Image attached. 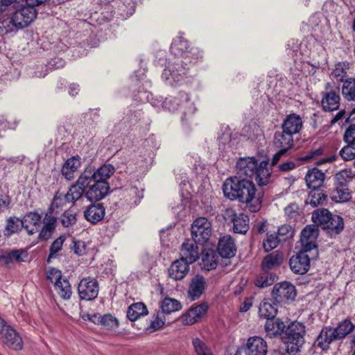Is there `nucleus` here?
<instances>
[{
	"instance_id": "obj_1",
	"label": "nucleus",
	"mask_w": 355,
	"mask_h": 355,
	"mask_svg": "<svg viewBox=\"0 0 355 355\" xmlns=\"http://www.w3.org/2000/svg\"><path fill=\"white\" fill-rule=\"evenodd\" d=\"M171 51L175 56L174 60L168 62L162 77L169 85H173L183 80L189 64L201 58L202 53L198 48H189L187 40L182 35L177 36L173 40Z\"/></svg>"
},
{
	"instance_id": "obj_2",
	"label": "nucleus",
	"mask_w": 355,
	"mask_h": 355,
	"mask_svg": "<svg viewBox=\"0 0 355 355\" xmlns=\"http://www.w3.org/2000/svg\"><path fill=\"white\" fill-rule=\"evenodd\" d=\"M268 162L260 160L254 157H240L236 164V173L240 178H254L258 185H267L271 178Z\"/></svg>"
},
{
	"instance_id": "obj_3",
	"label": "nucleus",
	"mask_w": 355,
	"mask_h": 355,
	"mask_svg": "<svg viewBox=\"0 0 355 355\" xmlns=\"http://www.w3.org/2000/svg\"><path fill=\"white\" fill-rule=\"evenodd\" d=\"M225 197L230 200H262L263 191L256 188L253 182L245 179L239 180L236 176L227 178L223 186Z\"/></svg>"
},
{
	"instance_id": "obj_4",
	"label": "nucleus",
	"mask_w": 355,
	"mask_h": 355,
	"mask_svg": "<svg viewBox=\"0 0 355 355\" xmlns=\"http://www.w3.org/2000/svg\"><path fill=\"white\" fill-rule=\"evenodd\" d=\"M305 326L302 322L293 321L287 324L281 336L288 353H296L304 343Z\"/></svg>"
},
{
	"instance_id": "obj_5",
	"label": "nucleus",
	"mask_w": 355,
	"mask_h": 355,
	"mask_svg": "<svg viewBox=\"0 0 355 355\" xmlns=\"http://www.w3.org/2000/svg\"><path fill=\"white\" fill-rule=\"evenodd\" d=\"M164 110L169 112L180 111L182 113V121H187L195 113L196 108L191 101L189 94L180 92L175 96H170L164 99Z\"/></svg>"
},
{
	"instance_id": "obj_6",
	"label": "nucleus",
	"mask_w": 355,
	"mask_h": 355,
	"mask_svg": "<svg viewBox=\"0 0 355 355\" xmlns=\"http://www.w3.org/2000/svg\"><path fill=\"white\" fill-rule=\"evenodd\" d=\"M309 252L300 249L299 251L293 255L289 259V266L291 271L297 275L306 274L311 266V261L316 260L319 257V251L313 252L309 255Z\"/></svg>"
},
{
	"instance_id": "obj_7",
	"label": "nucleus",
	"mask_w": 355,
	"mask_h": 355,
	"mask_svg": "<svg viewBox=\"0 0 355 355\" xmlns=\"http://www.w3.org/2000/svg\"><path fill=\"white\" fill-rule=\"evenodd\" d=\"M297 295L295 286L290 282L284 281L274 285L271 296L275 302L279 304H290Z\"/></svg>"
},
{
	"instance_id": "obj_8",
	"label": "nucleus",
	"mask_w": 355,
	"mask_h": 355,
	"mask_svg": "<svg viewBox=\"0 0 355 355\" xmlns=\"http://www.w3.org/2000/svg\"><path fill=\"white\" fill-rule=\"evenodd\" d=\"M191 239L199 245H204L210 239L212 233L211 224L205 217H198L191 227Z\"/></svg>"
},
{
	"instance_id": "obj_9",
	"label": "nucleus",
	"mask_w": 355,
	"mask_h": 355,
	"mask_svg": "<svg viewBox=\"0 0 355 355\" xmlns=\"http://www.w3.org/2000/svg\"><path fill=\"white\" fill-rule=\"evenodd\" d=\"M223 216L227 224H233L234 233L245 234L248 231L250 219L246 214L243 213L237 214L233 209L227 208L225 210Z\"/></svg>"
},
{
	"instance_id": "obj_10",
	"label": "nucleus",
	"mask_w": 355,
	"mask_h": 355,
	"mask_svg": "<svg viewBox=\"0 0 355 355\" xmlns=\"http://www.w3.org/2000/svg\"><path fill=\"white\" fill-rule=\"evenodd\" d=\"M94 181L92 168H86L78 178L76 183L71 187L65 195V200H80L85 188Z\"/></svg>"
},
{
	"instance_id": "obj_11",
	"label": "nucleus",
	"mask_w": 355,
	"mask_h": 355,
	"mask_svg": "<svg viewBox=\"0 0 355 355\" xmlns=\"http://www.w3.org/2000/svg\"><path fill=\"white\" fill-rule=\"evenodd\" d=\"M318 234L319 230L317 226L315 225H306L301 232L300 249L310 253L318 250V246L316 243Z\"/></svg>"
},
{
	"instance_id": "obj_12",
	"label": "nucleus",
	"mask_w": 355,
	"mask_h": 355,
	"mask_svg": "<svg viewBox=\"0 0 355 355\" xmlns=\"http://www.w3.org/2000/svg\"><path fill=\"white\" fill-rule=\"evenodd\" d=\"M98 292V282L94 278L85 277L78 284V293L81 300H93L97 297Z\"/></svg>"
},
{
	"instance_id": "obj_13",
	"label": "nucleus",
	"mask_w": 355,
	"mask_h": 355,
	"mask_svg": "<svg viewBox=\"0 0 355 355\" xmlns=\"http://www.w3.org/2000/svg\"><path fill=\"white\" fill-rule=\"evenodd\" d=\"M0 343L12 351H21L24 348L22 338L11 325L0 335Z\"/></svg>"
},
{
	"instance_id": "obj_14",
	"label": "nucleus",
	"mask_w": 355,
	"mask_h": 355,
	"mask_svg": "<svg viewBox=\"0 0 355 355\" xmlns=\"http://www.w3.org/2000/svg\"><path fill=\"white\" fill-rule=\"evenodd\" d=\"M245 355H267L268 345L261 336H250L243 347Z\"/></svg>"
},
{
	"instance_id": "obj_15",
	"label": "nucleus",
	"mask_w": 355,
	"mask_h": 355,
	"mask_svg": "<svg viewBox=\"0 0 355 355\" xmlns=\"http://www.w3.org/2000/svg\"><path fill=\"white\" fill-rule=\"evenodd\" d=\"M15 23L18 24V27L24 28L27 27L36 18V8L31 5L22 6L13 12Z\"/></svg>"
},
{
	"instance_id": "obj_16",
	"label": "nucleus",
	"mask_w": 355,
	"mask_h": 355,
	"mask_svg": "<svg viewBox=\"0 0 355 355\" xmlns=\"http://www.w3.org/2000/svg\"><path fill=\"white\" fill-rule=\"evenodd\" d=\"M180 255L189 263H193L200 257L198 243L191 239H185L181 245Z\"/></svg>"
},
{
	"instance_id": "obj_17",
	"label": "nucleus",
	"mask_w": 355,
	"mask_h": 355,
	"mask_svg": "<svg viewBox=\"0 0 355 355\" xmlns=\"http://www.w3.org/2000/svg\"><path fill=\"white\" fill-rule=\"evenodd\" d=\"M340 103V96L339 89L338 87L334 89H329L327 87L321 101L323 110L326 112L337 110L339 108Z\"/></svg>"
},
{
	"instance_id": "obj_18",
	"label": "nucleus",
	"mask_w": 355,
	"mask_h": 355,
	"mask_svg": "<svg viewBox=\"0 0 355 355\" xmlns=\"http://www.w3.org/2000/svg\"><path fill=\"white\" fill-rule=\"evenodd\" d=\"M215 249L221 258L227 259L234 257L236 252L234 240L230 235H225L220 238Z\"/></svg>"
},
{
	"instance_id": "obj_19",
	"label": "nucleus",
	"mask_w": 355,
	"mask_h": 355,
	"mask_svg": "<svg viewBox=\"0 0 355 355\" xmlns=\"http://www.w3.org/2000/svg\"><path fill=\"white\" fill-rule=\"evenodd\" d=\"M206 280L204 276L197 274L191 279L188 288V297L191 301L198 300L206 289Z\"/></svg>"
},
{
	"instance_id": "obj_20",
	"label": "nucleus",
	"mask_w": 355,
	"mask_h": 355,
	"mask_svg": "<svg viewBox=\"0 0 355 355\" xmlns=\"http://www.w3.org/2000/svg\"><path fill=\"white\" fill-rule=\"evenodd\" d=\"M190 263L182 258L173 261L168 269V277L175 281L183 279L189 273Z\"/></svg>"
},
{
	"instance_id": "obj_21",
	"label": "nucleus",
	"mask_w": 355,
	"mask_h": 355,
	"mask_svg": "<svg viewBox=\"0 0 355 355\" xmlns=\"http://www.w3.org/2000/svg\"><path fill=\"white\" fill-rule=\"evenodd\" d=\"M336 340L334 334L332 332V327L324 326L316 337L313 345L323 352H327L329 349L331 343Z\"/></svg>"
},
{
	"instance_id": "obj_22",
	"label": "nucleus",
	"mask_w": 355,
	"mask_h": 355,
	"mask_svg": "<svg viewBox=\"0 0 355 355\" xmlns=\"http://www.w3.org/2000/svg\"><path fill=\"white\" fill-rule=\"evenodd\" d=\"M94 202V203L89 205L84 211V217L87 221L92 225H96L104 218L105 207L103 203H96L98 201Z\"/></svg>"
},
{
	"instance_id": "obj_23",
	"label": "nucleus",
	"mask_w": 355,
	"mask_h": 355,
	"mask_svg": "<svg viewBox=\"0 0 355 355\" xmlns=\"http://www.w3.org/2000/svg\"><path fill=\"white\" fill-rule=\"evenodd\" d=\"M202 268L207 271L216 268L220 256L214 247H205L202 251Z\"/></svg>"
},
{
	"instance_id": "obj_24",
	"label": "nucleus",
	"mask_w": 355,
	"mask_h": 355,
	"mask_svg": "<svg viewBox=\"0 0 355 355\" xmlns=\"http://www.w3.org/2000/svg\"><path fill=\"white\" fill-rule=\"evenodd\" d=\"M110 192L107 182H95L85 193L87 200H103Z\"/></svg>"
},
{
	"instance_id": "obj_25",
	"label": "nucleus",
	"mask_w": 355,
	"mask_h": 355,
	"mask_svg": "<svg viewBox=\"0 0 355 355\" xmlns=\"http://www.w3.org/2000/svg\"><path fill=\"white\" fill-rule=\"evenodd\" d=\"M286 324L279 318H275L266 320L264 329L266 332V337L274 338L278 336H282Z\"/></svg>"
},
{
	"instance_id": "obj_26",
	"label": "nucleus",
	"mask_w": 355,
	"mask_h": 355,
	"mask_svg": "<svg viewBox=\"0 0 355 355\" xmlns=\"http://www.w3.org/2000/svg\"><path fill=\"white\" fill-rule=\"evenodd\" d=\"M326 175L316 167L307 171L305 175V182L308 188H320L324 187Z\"/></svg>"
},
{
	"instance_id": "obj_27",
	"label": "nucleus",
	"mask_w": 355,
	"mask_h": 355,
	"mask_svg": "<svg viewBox=\"0 0 355 355\" xmlns=\"http://www.w3.org/2000/svg\"><path fill=\"white\" fill-rule=\"evenodd\" d=\"M277 303L272 299H264L259 307V315L267 320L276 318L278 309Z\"/></svg>"
},
{
	"instance_id": "obj_28",
	"label": "nucleus",
	"mask_w": 355,
	"mask_h": 355,
	"mask_svg": "<svg viewBox=\"0 0 355 355\" xmlns=\"http://www.w3.org/2000/svg\"><path fill=\"white\" fill-rule=\"evenodd\" d=\"M208 310L207 302L201 303L196 306H192L184 315V321L187 324H193L198 322L201 317L206 314Z\"/></svg>"
},
{
	"instance_id": "obj_29",
	"label": "nucleus",
	"mask_w": 355,
	"mask_h": 355,
	"mask_svg": "<svg viewBox=\"0 0 355 355\" xmlns=\"http://www.w3.org/2000/svg\"><path fill=\"white\" fill-rule=\"evenodd\" d=\"M282 128L284 131L294 135L299 133L301 130L302 120L299 115L291 114L284 119Z\"/></svg>"
},
{
	"instance_id": "obj_30",
	"label": "nucleus",
	"mask_w": 355,
	"mask_h": 355,
	"mask_svg": "<svg viewBox=\"0 0 355 355\" xmlns=\"http://www.w3.org/2000/svg\"><path fill=\"white\" fill-rule=\"evenodd\" d=\"M24 229L29 235H33L38 232L41 222V216L37 212H29L22 219Z\"/></svg>"
},
{
	"instance_id": "obj_31",
	"label": "nucleus",
	"mask_w": 355,
	"mask_h": 355,
	"mask_svg": "<svg viewBox=\"0 0 355 355\" xmlns=\"http://www.w3.org/2000/svg\"><path fill=\"white\" fill-rule=\"evenodd\" d=\"M354 328V324L350 319L345 318L339 322L336 327H332V332L334 334L336 340L345 338Z\"/></svg>"
},
{
	"instance_id": "obj_32",
	"label": "nucleus",
	"mask_w": 355,
	"mask_h": 355,
	"mask_svg": "<svg viewBox=\"0 0 355 355\" xmlns=\"http://www.w3.org/2000/svg\"><path fill=\"white\" fill-rule=\"evenodd\" d=\"M293 135L282 130V132H276L274 144L277 148L282 149V151H288L293 144Z\"/></svg>"
},
{
	"instance_id": "obj_33",
	"label": "nucleus",
	"mask_w": 355,
	"mask_h": 355,
	"mask_svg": "<svg viewBox=\"0 0 355 355\" xmlns=\"http://www.w3.org/2000/svg\"><path fill=\"white\" fill-rule=\"evenodd\" d=\"M278 279V276L271 271L261 269V272L254 279V285L258 288H266L272 285Z\"/></svg>"
},
{
	"instance_id": "obj_34",
	"label": "nucleus",
	"mask_w": 355,
	"mask_h": 355,
	"mask_svg": "<svg viewBox=\"0 0 355 355\" xmlns=\"http://www.w3.org/2000/svg\"><path fill=\"white\" fill-rule=\"evenodd\" d=\"M80 166V159L78 156H73L68 159L62 168V173L66 179L70 180L73 178V173Z\"/></svg>"
},
{
	"instance_id": "obj_35",
	"label": "nucleus",
	"mask_w": 355,
	"mask_h": 355,
	"mask_svg": "<svg viewBox=\"0 0 355 355\" xmlns=\"http://www.w3.org/2000/svg\"><path fill=\"white\" fill-rule=\"evenodd\" d=\"M146 306L143 302H137L131 304L127 311V318L132 322H135L140 317L148 315Z\"/></svg>"
},
{
	"instance_id": "obj_36",
	"label": "nucleus",
	"mask_w": 355,
	"mask_h": 355,
	"mask_svg": "<svg viewBox=\"0 0 355 355\" xmlns=\"http://www.w3.org/2000/svg\"><path fill=\"white\" fill-rule=\"evenodd\" d=\"M324 229H327V232L331 235L340 234L344 229L343 218L339 215L332 214Z\"/></svg>"
},
{
	"instance_id": "obj_37",
	"label": "nucleus",
	"mask_w": 355,
	"mask_h": 355,
	"mask_svg": "<svg viewBox=\"0 0 355 355\" xmlns=\"http://www.w3.org/2000/svg\"><path fill=\"white\" fill-rule=\"evenodd\" d=\"M23 228L24 225L22 219L15 216L10 217L6 221L3 234L6 237H10L13 234L19 232Z\"/></svg>"
},
{
	"instance_id": "obj_38",
	"label": "nucleus",
	"mask_w": 355,
	"mask_h": 355,
	"mask_svg": "<svg viewBox=\"0 0 355 355\" xmlns=\"http://www.w3.org/2000/svg\"><path fill=\"white\" fill-rule=\"evenodd\" d=\"M331 215L327 209H317L312 213L311 219L315 226L323 225L322 228L324 229Z\"/></svg>"
},
{
	"instance_id": "obj_39",
	"label": "nucleus",
	"mask_w": 355,
	"mask_h": 355,
	"mask_svg": "<svg viewBox=\"0 0 355 355\" xmlns=\"http://www.w3.org/2000/svg\"><path fill=\"white\" fill-rule=\"evenodd\" d=\"M114 166L111 164H104L97 170L92 168L94 182H107V180L114 174Z\"/></svg>"
},
{
	"instance_id": "obj_40",
	"label": "nucleus",
	"mask_w": 355,
	"mask_h": 355,
	"mask_svg": "<svg viewBox=\"0 0 355 355\" xmlns=\"http://www.w3.org/2000/svg\"><path fill=\"white\" fill-rule=\"evenodd\" d=\"M283 257L281 254L272 252L266 255L262 260L261 269L270 271L274 266L282 265Z\"/></svg>"
},
{
	"instance_id": "obj_41",
	"label": "nucleus",
	"mask_w": 355,
	"mask_h": 355,
	"mask_svg": "<svg viewBox=\"0 0 355 355\" xmlns=\"http://www.w3.org/2000/svg\"><path fill=\"white\" fill-rule=\"evenodd\" d=\"M342 94L344 98L348 101L355 102V78H349L343 82L342 85ZM355 113V107L353 110Z\"/></svg>"
},
{
	"instance_id": "obj_42",
	"label": "nucleus",
	"mask_w": 355,
	"mask_h": 355,
	"mask_svg": "<svg viewBox=\"0 0 355 355\" xmlns=\"http://www.w3.org/2000/svg\"><path fill=\"white\" fill-rule=\"evenodd\" d=\"M349 67L348 64L344 62H339L335 65V68L332 70L330 77L332 80L336 82H343L346 80Z\"/></svg>"
},
{
	"instance_id": "obj_43",
	"label": "nucleus",
	"mask_w": 355,
	"mask_h": 355,
	"mask_svg": "<svg viewBox=\"0 0 355 355\" xmlns=\"http://www.w3.org/2000/svg\"><path fill=\"white\" fill-rule=\"evenodd\" d=\"M161 309L165 314L178 311L182 309V304L178 300L166 297L162 302Z\"/></svg>"
},
{
	"instance_id": "obj_44",
	"label": "nucleus",
	"mask_w": 355,
	"mask_h": 355,
	"mask_svg": "<svg viewBox=\"0 0 355 355\" xmlns=\"http://www.w3.org/2000/svg\"><path fill=\"white\" fill-rule=\"evenodd\" d=\"M54 288L62 299L68 300L71 298L72 294L71 286L67 278L60 280V283L54 285Z\"/></svg>"
},
{
	"instance_id": "obj_45",
	"label": "nucleus",
	"mask_w": 355,
	"mask_h": 355,
	"mask_svg": "<svg viewBox=\"0 0 355 355\" xmlns=\"http://www.w3.org/2000/svg\"><path fill=\"white\" fill-rule=\"evenodd\" d=\"M354 175L350 168H345L338 171L335 175L336 184L339 186H347L351 182Z\"/></svg>"
},
{
	"instance_id": "obj_46",
	"label": "nucleus",
	"mask_w": 355,
	"mask_h": 355,
	"mask_svg": "<svg viewBox=\"0 0 355 355\" xmlns=\"http://www.w3.org/2000/svg\"><path fill=\"white\" fill-rule=\"evenodd\" d=\"M55 218H51L44 225L39 234V239L44 241L49 239L55 229Z\"/></svg>"
},
{
	"instance_id": "obj_47",
	"label": "nucleus",
	"mask_w": 355,
	"mask_h": 355,
	"mask_svg": "<svg viewBox=\"0 0 355 355\" xmlns=\"http://www.w3.org/2000/svg\"><path fill=\"white\" fill-rule=\"evenodd\" d=\"M279 236L275 232L274 234H266V239L263 241V248L267 252L276 248L281 242Z\"/></svg>"
},
{
	"instance_id": "obj_48",
	"label": "nucleus",
	"mask_w": 355,
	"mask_h": 355,
	"mask_svg": "<svg viewBox=\"0 0 355 355\" xmlns=\"http://www.w3.org/2000/svg\"><path fill=\"white\" fill-rule=\"evenodd\" d=\"M351 198V193L347 186L336 184V187L331 193V200H350Z\"/></svg>"
},
{
	"instance_id": "obj_49",
	"label": "nucleus",
	"mask_w": 355,
	"mask_h": 355,
	"mask_svg": "<svg viewBox=\"0 0 355 355\" xmlns=\"http://www.w3.org/2000/svg\"><path fill=\"white\" fill-rule=\"evenodd\" d=\"M99 325H101L106 329H115L119 327V321L114 316L107 313L102 315Z\"/></svg>"
},
{
	"instance_id": "obj_50",
	"label": "nucleus",
	"mask_w": 355,
	"mask_h": 355,
	"mask_svg": "<svg viewBox=\"0 0 355 355\" xmlns=\"http://www.w3.org/2000/svg\"><path fill=\"white\" fill-rule=\"evenodd\" d=\"M77 214L71 209L66 210L61 216V223L65 227L73 225L77 221Z\"/></svg>"
},
{
	"instance_id": "obj_51",
	"label": "nucleus",
	"mask_w": 355,
	"mask_h": 355,
	"mask_svg": "<svg viewBox=\"0 0 355 355\" xmlns=\"http://www.w3.org/2000/svg\"><path fill=\"white\" fill-rule=\"evenodd\" d=\"M15 16L12 14V16L3 19L0 22V28L4 30L6 33H10L18 29H21V28L18 27V24H17V22L15 23Z\"/></svg>"
},
{
	"instance_id": "obj_52",
	"label": "nucleus",
	"mask_w": 355,
	"mask_h": 355,
	"mask_svg": "<svg viewBox=\"0 0 355 355\" xmlns=\"http://www.w3.org/2000/svg\"><path fill=\"white\" fill-rule=\"evenodd\" d=\"M196 355H213L210 349L207 347L206 344L200 338H196L192 340Z\"/></svg>"
},
{
	"instance_id": "obj_53",
	"label": "nucleus",
	"mask_w": 355,
	"mask_h": 355,
	"mask_svg": "<svg viewBox=\"0 0 355 355\" xmlns=\"http://www.w3.org/2000/svg\"><path fill=\"white\" fill-rule=\"evenodd\" d=\"M277 234L282 241H286L293 236L294 230L290 225L285 224L279 227Z\"/></svg>"
},
{
	"instance_id": "obj_54",
	"label": "nucleus",
	"mask_w": 355,
	"mask_h": 355,
	"mask_svg": "<svg viewBox=\"0 0 355 355\" xmlns=\"http://www.w3.org/2000/svg\"><path fill=\"white\" fill-rule=\"evenodd\" d=\"M46 279L53 285H58L63 279L61 270L53 267L49 268L46 271Z\"/></svg>"
},
{
	"instance_id": "obj_55",
	"label": "nucleus",
	"mask_w": 355,
	"mask_h": 355,
	"mask_svg": "<svg viewBox=\"0 0 355 355\" xmlns=\"http://www.w3.org/2000/svg\"><path fill=\"white\" fill-rule=\"evenodd\" d=\"M180 196L182 200H191L192 193L194 191L190 183L184 179L180 183Z\"/></svg>"
},
{
	"instance_id": "obj_56",
	"label": "nucleus",
	"mask_w": 355,
	"mask_h": 355,
	"mask_svg": "<svg viewBox=\"0 0 355 355\" xmlns=\"http://www.w3.org/2000/svg\"><path fill=\"white\" fill-rule=\"evenodd\" d=\"M340 156L345 160H352L355 158V144H347L340 151Z\"/></svg>"
},
{
	"instance_id": "obj_57",
	"label": "nucleus",
	"mask_w": 355,
	"mask_h": 355,
	"mask_svg": "<svg viewBox=\"0 0 355 355\" xmlns=\"http://www.w3.org/2000/svg\"><path fill=\"white\" fill-rule=\"evenodd\" d=\"M324 188V187H320V188H309L310 189L309 198L311 200H327V194Z\"/></svg>"
},
{
	"instance_id": "obj_58",
	"label": "nucleus",
	"mask_w": 355,
	"mask_h": 355,
	"mask_svg": "<svg viewBox=\"0 0 355 355\" xmlns=\"http://www.w3.org/2000/svg\"><path fill=\"white\" fill-rule=\"evenodd\" d=\"M284 211L286 216L292 219L299 216L302 212V209L296 202H292L285 207Z\"/></svg>"
},
{
	"instance_id": "obj_59",
	"label": "nucleus",
	"mask_w": 355,
	"mask_h": 355,
	"mask_svg": "<svg viewBox=\"0 0 355 355\" xmlns=\"http://www.w3.org/2000/svg\"><path fill=\"white\" fill-rule=\"evenodd\" d=\"M12 259H15L17 262H24L28 257L27 250L24 249L11 250Z\"/></svg>"
},
{
	"instance_id": "obj_60",
	"label": "nucleus",
	"mask_w": 355,
	"mask_h": 355,
	"mask_svg": "<svg viewBox=\"0 0 355 355\" xmlns=\"http://www.w3.org/2000/svg\"><path fill=\"white\" fill-rule=\"evenodd\" d=\"M344 141L347 144H355V124H351L345 130Z\"/></svg>"
},
{
	"instance_id": "obj_61",
	"label": "nucleus",
	"mask_w": 355,
	"mask_h": 355,
	"mask_svg": "<svg viewBox=\"0 0 355 355\" xmlns=\"http://www.w3.org/2000/svg\"><path fill=\"white\" fill-rule=\"evenodd\" d=\"M66 237L64 235L60 236L57 238L53 242L51 243L49 251L53 252L55 254H57L62 250V245L64 241H65Z\"/></svg>"
},
{
	"instance_id": "obj_62",
	"label": "nucleus",
	"mask_w": 355,
	"mask_h": 355,
	"mask_svg": "<svg viewBox=\"0 0 355 355\" xmlns=\"http://www.w3.org/2000/svg\"><path fill=\"white\" fill-rule=\"evenodd\" d=\"M164 325V321L162 319L159 318L158 314L155 320H152L150 322V326L146 328L147 330H149L150 332L155 331L160 328H162Z\"/></svg>"
},
{
	"instance_id": "obj_63",
	"label": "nucleus",
	"mask_w": 355,
	"mask_h": 355,
	"mask_svg": "<svg viewBox=\"0 0 355 355\" xmlns=\"http://www.w3.org/2000/svg\"><path fill=\"white\" fill-rule=\"evenodd\" d=\"M73 252L78 255V256H80V255H83L84 253H85V243L83 241H75L73 240Z\"/></svg>"
},
{
	"instance_id": "obj_64",
	"label": "nucleus",
	"mask_w": 355,
	"mask_h": 355,
	"mask_svg": "<svg viewBox=\"0 0 355 355\" xmlns=\"http://www.w3.org/2000/svg\"><path fill=\"white\" fill-rule=\"evenodd\" d=\"M150 94L146 91H139L138 94L134 95V99L139 103H145L150 101Z\"/></svg>"
}]
</instances>
